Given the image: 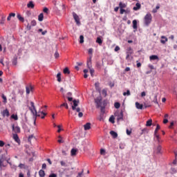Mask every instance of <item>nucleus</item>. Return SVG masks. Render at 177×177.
Here are the masks:
<instances>
[{
    "label": "nucleus",
    "mask_w": 177,
    "mask_h": 177,
    "mask_svg": "<svg viewBox=\"0 0 177 177\" xmlns=\"http://www.w3.org/2000/svg\"><path fill=\"white\" fill-rule=\"evenodd\" d=\"M30 106L31 107H29V110H30L33 115H35V117H41V115H42L41 112H37V109H35V105L34 104V102H30Z\"/></svg>",
    "instance_id": "1"
},
{
    "label": "nucleus",
    "mask_w": 177,
    "mask_h": 177,
    "mask_svg": "<svg viewBox=\"0 0 177 177\" xmlns=\"http://www.w3.org/2000/svg\"><path fill=\"white\" fill-rule=\"evenodd\" d=\"M151 14H150V12H148L144 17V24H145V26H149V24L151 23Z\"/></svg>",
    "instance_id": "2"
},
{
    "label": "nucleus",
    "mask_w": 177,
    "mask_h": 177,
    "mask_svg": "<svg viewBox=\"0 0 177 177\" xmlns=\"http://www.w3.org/2000/svg\"><path fill=\"white\" fill-rule=\"evenodd\" d=\"M73 16L75 23L77 24V26H80V24H81V21H80V17H78V15H77L75 12H73Z\"/></svg>",
    "instance_id": "3"
},
{
    "label": "nucleus",
    "mask_w": 177,
    "mask_h": 177,
    "mask_svg": "<svg viewBox=\"0 0 177 177\" xmlns=\"http://www.w3.org/2000/svg\"><path fill=\"white\" fill-rule=\"evenodd\" d=\"M26 94L30 95V93L34 91V86H32L31 84L28 85L26 86Z\"/></svg>",
    "instance_id": "4"
},
{
    "label": "nucleus",
    "mask_w": 177,
    "mask_h": 177,
    "mask_svg": "<svg viewBox=\"0 0 177 177\" xmlns=\"http://www.w3.org/2000/svg\"><path fill=\"white\" fill-rule=\"evenodd\" d=\"M115 115L116 117H118L117 118L118 121H120V120H122V118H124V113H122V111H121L120 113L116 112L115 113Z\"/></svg>",
    "instance_id": "5"
},
{
    "label": "nucleus",
    "mask_w": 177,
    "mask_h": 177,
    "mask_svg": "<svg viewBox=\"0 0 177 177\" xmlns=\"http://www.w3.org/2000/svg\"><path fill=\"white\" fill-rule=\"evenodd\" d=\"M12 128L13 132H15V133H20V128L19 127V126L15 127V124H12Z\"/></svg>",
    "instance_id": "6"
},
{
    "label": "nucleus",
    "mask_w": 177,
    "mask_h": 177,
    "mask_svg": "<svg viewBox=\"0 0 177 177\" xmlns=\"http://www.w3.org/2000/svg\"><path fill=\"white\" fill-rule=\"evenodd\" d=\"M73 102V105L72 106V110L74 111V110H75V108H77V106L80 104V100H74Z\"/></svg>",
    "instance_id": "7"
},
{
    "label": "nucleus",
    "mask_w": 177,
    "mask_h": 177,
    "mask_svg": "<svg viewBox=\"0 0 177 177\" xmlns=\"http://www.w3.org/2000/svg\"><path fill=\"white\" fill-rule=\"evenodd\" d=\"M1 114L3 117H9V115H10V113H9V110H8V109H6L5 110H3Z\"/></svg>",
    "instance_id": "8"
},
{
    "label": "nucleus",
    "mask_w": 177,
    "mask_h": 177,
    "mask_svg": "<svg viewBox=\"0 0 177 177\" xmlns=\"http://www.w3.org/2000/svg\"><path fill=\"white\" fill-rule=\"evenodd\" d=\"M12 138L17 143H19V145H20V138H19V136L17 133H14L12 135Z\"/></svg>",
    "instance_id": "9"
},
{
    "label": "nucleus",
    "mask_w": 177,
    "mask_h": 177,
    "mask_svg": "<svg viewBox=\"0 0 177 177\" xmlns=\"http://www.w3.org/2000/svg\"><path fill=\"white\" fill-rule=\"evenodd\" d=\"M95 87L96 91H97V92H99V93H100V92L102 91V89L100 88V83L95 82Z\"/></svg>",
    "instance_id": "10"
},
{
    "label": "nucleus",
    "mask_w": 177,
    "mask_h": 177,
    "mask_svg": "<svg viewBox=\"0 0 177 177\" xmlns=\"http://www.w3.org/2000/svg\"><path fill=\"white\" fill-rule=\"evenodd\" d=\"M110 135L113 138V139H117V138H118V134L114 131H111Z\"/></svg>",
    "instance_id": "11"
},
{
    "label": "nucleus",
    "mask_w": 177,
    "mask_h": 177,
    "mask_svg": "<svg viewBox=\"0 0 177 177\" xmlns=\"http://www.w3.org/2000/svg\"><path fill=\"white\" fill-rule=\"evenodd\" d=\"M87 67L88 68H91V67H92V57H90L87 60Z\"/></svg>",
    "instance_id": "12"
},
{
    "label": "nucleus",
    "mask_w": 177,
    "mask_h": 177,
    "mask_svg": "<svg viewBox=\"0 0 177 177\" xmlns=\"http://www.w3.org/2000/svg\"><path fill=\"white\" fill-rule=\"evenodd\" d=\"M161 44H165V42H168V38L165 36H162L160 39Z\"/></svg>",
    "instance_id": "13"
},
{
    "label": "nucleus",
    "mask_w": 177,
    "mask_h": 177,
    "mask_svg": "<svg viewBox=\"0 0 177 177\" xmlns=\"http://www.w3.org/2000/svg\"><path fill=\"white\" fill-rule=\"evenodd\" d=\"M84 131H89L91 129V123L88 122L84 126Z\"/></svg>",
    "instance_id": "14"
},
{
    "label": "nucleus",
    "mask_w": 177,
    "mask_h": 177,
    "mask_svg": "<svg viewBox=\"0 0 177 177\" xmlns=\"http://www.w3.org/2000/svg\"><path fill=\"white\" fill-rule=\"evenodd\" d=\"M5 21H6V15H1L0 24H5Z\"/></svg>",
    "instance_id": "15"
},
{
    "label": "nucleus",
    "mask_w": 177,
    "mask_h": 177,
    "mask_svg": "<svg viewBox=\"0 0 177 177\" xmlns=\"http://www.w3.org/2000/svg\"><path fill=\"white\" fill-rule=\"evenodd\" d=\"M141 7L142 6L140 5V3H136V6L133 8V10H139V9H140Z\"/></svg>",
    "instance_id": "16"
},
{
    "label": "nucleus",
    "mask_w": 177,
    "mask_h": 177,
    "mask_svg": "<svg viewBox=\"0 0 177 177\" xmlns=\"http://www.w3.org/2000/svg\"><path fill=\"white\" fill-rule=\"evenodd\" d=\"M136 107L138 110H142L143 109V104H140L139 102H136Z\"/></svg>",
    "instance_id": "17"
},
{
    "label": "nucleus",
    "mask_w": 177,
    "mask_h": 177,
    "mask_svg": "<svg viewBox=\"0 0 177 177\" xmlns=\"http://www.w3.org/2000/svg\"><path fill=\"white\" fill-rule=\"evenodd\" d=\"M133 28L134 30H137L138 29V21H136V19H134L133 21Z\"/></svg>",
    "instance_id": "18"
},
{
    "label": "nucleus",
    "mask_w": 177,
    "mask_h": 177,
    "mask_svg": "<svg viewBox=\"0 0 177 177\" xmlns=\"http://www.w3.org/2000/svg\"><path fill=\"white\" fill-rule=\"evenodd\" d=\"M160 145L158 146L156 148V154H162V151H161Z\"/></svg>",
    "instance_id": "19"
},
{
    "label": "nucleus",
    "mask_w": 177,
    "mask_h": 177,
    "mask_svg": "<svg viewBox=\"0 0 177 177\" xmlns=\"http://www.w3.org/2000/svg\"><path fill=\"white\" fill-rule=\"evenodd\" d=\"M27 6L30 9H34L35 5L32 1H29V3L27 4Z\"/></svg>",
    "instance_id": "20"
},
{
    "label": "nucleus",
    "mask_w": 177,
    "mask_h": 177,
    "mask_svg": "<svg viewBox=\"0 0 177 177\" xmlns=\"http://www.w3.org/2000/svg\"><path fill=\"white\" fill-rule=\"evenodd\" d=\"M17 17L19 20V21L24 23V18L23 17H21V15L17 14Z\"/></svg>",
    "instance_id": "21"
},
{
    "label": "nucleus",
    "mask_w": 177,
    "mask_h": 177,
    "mask_svg": "<svg viewBox=\"0 0 177 177\" xmlns=\"http://www.w3.org/2000/svg\"><path fill=\"white\" fill-rule=\"evenodd\" d=\"M96 42L101 46L102 44H103V40L100 37H97Z\"/></svg>",
    "instance_id": "22"
},
{
    "label": "nucleus",
    "mask_w": 177,
    "mask_h": 177,
    "mask_svg": "<svg viewBox=\"0 0 177 177\" xmlns=\"http://www.w3.org/2000/svg\"><path fill=\"white\" fill-rule=\"evenodd\" d=\"M119 8L120 9H124V8H127V4L123 3L122 2L119 3Z\"/></svg>",
    "instance_id": "23"
},
{
    "label": "nucleus",
    "mask_w": 177,
    "mask_h": 177,
    "mask_svg": "<svg viewBox=\"0 0 177 177\" xmlns=\"http://www.w3.org/2000/svg\"><path fill=\"white\" fill-rule=\"evenodd\" d=\"M39 175L40 177H45V171L41 169L39 171Z\"/></svg>",
    "instance_id": "24"
},
{
    "label": "nucleus",
    "mask_w": 177,
    "mask_h": 177,
    "mask_svg": "<svg viewBox=\"0 0 177 177\" xmlns=\"http://www.w3.org/2000/svg\"><path fill=\"white\" fill-rule=\"evenodd\" d=\"M38 20L39 21H43L44 20V13H41L38 16Z\"/></svg>",
    "instance_id": "25"
},
{
    "label": "nucleus",
    "mask_w": 177,
    "mask_h": 177,
    "mask_svg": "<svg viewBox=\"0 0 177 177\" xmlns=\"http://www.w3.org/2000/svg\"><path fill=\"white\" fill-rule=\"evenodd\" d=\"M57 78L58 82H62V73H58L57 75Z\"/></svg>",
    "instance_id": "26"
},
{
    "label": "nucleus",
    "mask_w": 177,
    "mask_h": 177,
    "mask_svg": "<svg viewBox=\"0 0 177 177\" xmlns=\"http://www.w3.org/2000/svg\"><path fill=\"white\" fill-rule=\"evenodd\" d=\"M71 156H75L77 154V149H72L71 151Z\"/></svg>",
    "instance_id": "27"
},
{
    "label": "nucleus",
    "mask_w": 177,
    "mask_h": 177,
    "mask_svg": "<svg viewBox=\"0 0 177 177\" xmlns=\"http://www.w3.org/2000/svg\"><path fill=\"white\" fill-rule=\"evenodd\" d=\"M153 121L151 120H149L147 121L146 126L147 127H151Z\"/></svg>",
    "instance_id": "28"
},
{
    "label": "nucleus",
    "mask_w": 177,
    "mask_h": 177,
    "mask_svg": "<svg viewBox=\"0 0 177 177\" xmlns=\"http://www.w3.org/2000/svg\"><path fill=\"white\" fill-rule=\"evenodd\" d=\"M114 120H115L114 116L111 115L109 118V122H111L112 124H114V122H115V121Z\"/></svg>",
    "instance_id": "29"
},
{
    "label": "nucleus",
    "mask_w": 177,
    "mask_h": 177,
    "mask_svg": "<svg viewBox=\"0 0 177 177\" xmlns=\"http://www.w3.org/2000/svg\"><path fill=\"white\" fill-rule=\"evenodd\" d=\"M59 140H57L58 143H64V140H63V138H62V136H58Z\"/></svg>",
    "instance_id": "30"
},
{
    "label": "nucleus",
    "mask_w": 177,
    "mask_h": 177,
    "mask_svg": "<svg viewBox=\"0 0 177 177\" xmlns=\"http://www.w3.org/2000/svg\"><path fill=\"white\" fill-rule=\"evenodd\" d=\"M11 118H12L15 121H17V120H19V117L17 116V115H15V114H12L11 115Z\"/></svg>",
    "instance_id": "31"
},
{
    "label": "nucleus",
    "mask_w": 177,
    "mask_h": 177,
    "mask_svg": "<svg viewBox=\"0 0 177 177\" xmlns=\"http://www.w3.org/2000/svg\"><path fill=\"white\" fill-rule=\"evenodd\" d=\"M1 97L3 99V103H8V99L6 98V96H5V95L3 94Z\"/></svg>",
    "instance_id": "32"
},
{
    "label": "nucleus",
    "mask_w": 177,
    "mask_h": 177,
    "mask_svg": "<svg viewBox=\"0 0 177 177\" xmlns=\"http://www.w3.org/2000/svg\"><path fill=\"white\" fill-rule=\"evenodd\" d=\"M114 106L115 109H120V107H121V104H120V102H115Z\"/></svg>",
    "instance_id": "33"
},
{
    "label": "nucleus",
    "mask_w": 177,
    "mask_h": 177,
    "mask_svg": "<svg viewBox=\"0 0 177 177\" xmlns=\"http://www.w3.org/2000/svg\"><path fill=\"white\" fill-rule=\"evenodd\" d=\"M60 107H66V109H68V104H67V102H65L64 104H62L60 105Z\"/></svg>",
    "instance_id": "34"
},
{
    "label": "nucleus",
    "mask_w": 177,
    "mask_h": 177,
    "mask_svg": "<svg viewBox=\"0 0 177 177\" xmlns=\"http://www.w3.org/2000/svg\"><path fill=\"white\" fill-rule=\"evenodd\" d=\"M89 70H90V74H91V77H93V74L95 73V69L90 67Z\"/></svg>",
    "instance_id": "35"
},
{
    "label": "nucleus",
    "mask_w": 177,
    "mask_h": 177,
    "mask_svg": "<svg viewBox=\"0 0 177 177\" xmlns=\"http://www.w3.org/2000/svg\"><path fill=\"white\" fill-rule=\"evenodd\" d=\"M102 95L106 97L107 96V91L106 89H103L102 91Z\"/></svg>",
    "instance_id": "36"
},
{
    "label": "nucleus",
    "mask_w": 177,
    "mask_h": 177,
    "mask_svg": "<svg viewBox=\"0 0 177 177\" xmlns=\"http://www.w3.org/2000/svg\"><path fill=\"white\" fill-rule=\"evenodd\" d=\"M64 74H70V70H68V68H65L64 69Z\"/></svg>",
    "instance_id": "37"
},
{
    "label": "nucleus",
    "mask_w": 177,
    "mask_h": 177,
    "mask_svg": "<svg viewBox=\"0 0 177 177\" xmlns=\"http://www.w3.org/2000/svg\"><path fill=\"white\" fill-rule=\"evenodd\" d=\"M129 96L131 95V91L129 90H127V92L123 93V96Z\"/></svg>",
    "instance_id": "38"
},
{
    "label": "nucleus",
    "mask_w": 177,
    "mask_h": 177,
    "mask_svg": "<svg viewBox=\"0 0 177 177\" xmlns=\"http://www.w3.org/2000/svg\"><path fill=\"white\" fill-rule=\"evenodd\" d=\"M60 164L62 167H67V163L63 160L60 161Z\"/></svg>",
    "instance_id": "39"
},
{
    "label": "nucleus",
    "mask_w": 177,
    "mask_h": 177,
    "mask_svg": "<svg viewBox=\"0 0 177 177\" xmlns=\"http://www.w3.org/2000/svg\"><path fill=\"white\" fill-rule=\"evenodd\" d=\"M30 26H32V27L37 26V21L35 20L31 21Z\"/></svg>",
    "instance_id": "40"
},
{
    "label": "nucleus",
    "mask_w": 177,
    "mask_h": 177,
    "mask_svg": "<svg viewBox=\"0 0 177 177\" xmlns=\"http://www.w3.org/2000/svg\"><path fill=\"white\" fill-rule=\"evenodd\" d=\"M80 44H84V36L83 35H80Z\"/></svg>",
    "instance_id": "41"
},
{
    "label": "nucleus",
    "mask_w": 177,
    "mask_h": 177,
    "mask_svg": "<svg viewBox=\"0 0 177 177\" xmlns=\"http://www.w3.org/2000/svg\"><path fill=\"white\" fill-rule=\"evenodd\" d=\"M95 103L97 104V107L99 108L100 107V100H95Z\"/></svg>",
    "instance_id": "42"
},
{
    "label": "nucleus",
    "mask_w": 177,
    "mask_h": 177,
    "mask_svg": "<svg viewBox=\"0 0 177 177\" xmlns=\"http://www.w3.org/2000/svg\"><path fill=\"white\" fill-rule=\"evenodd\" d=\"M3 161H5V160H3V158H1L0 159V167L3 165Z\"/></svg>",
    "instance_id": "43"
},
{
    "label": "nucleus",
    "mask_w": 177,
    "mask_h": 177,
    "mask_svg": "<svg viewBox=\"0 0 177 177\" xmlns=\"http://www.w3.org/2000/svg\"><path fill=\"white\" fill-rule=\"evenodd\" d=\"M41 114L43 115L41 118L42 120H44V118H45V115H46V113H44V111H41Z\"/></svg>",
    "instance_id": "44"
},
{
    "label": "nucleus",
    "mask_w": 177,
    "mask_h": 177,
    "mask_svg": "<svg viewBox=\"0 0 177 177\" xmlns=\"http://www.w3.org/2000/svg\"><path fill=\"white\" fill-rule=\"evenodd\" d=\"M5 146V142L2 140H0V147H3Z\"/></svg>",
    "instance_id": "45"
},
{
    "label": "nucleus",
    "mask_w": 177,
    "mask_h": 177,
    "mask_svg": "<svg viewBox=\"0 0 177 177\" xmlns=\"http://www.w3.org/2000/svg\"><path fill=\"white\" fill-rule=\"evenodd\" d=\"M43 12H44V13H48V12H49V9H48V8H44L43 9Z\"/></svg>",
    "instance_id": "46"
},
{
    "label": "nucleus",
    "mask_w": 177,
    "mask_h": 177,
    "mask_svg": "<svg viewBox=\"0 0 177 177\" xmlns=\"http://www.w3.org/2000/svg\"><path fill=\"white\" fill-rule=\"evenodd\" d=\"M127 10H124V8H120V15H124Z\"/></svg>",
    "instance_id": "47"
},
{
    "label": "nucleus",
    "mask_w": 177,
    "mask_h": 177,
    "mask_svg": "<svg viewBox=\"0 0 177 177\" xmlns=\"http://www.w3.org/2000/svg\"><path fill=\"white\" fill-rule=\"evenodd\" d=\"M57 128H58V130H57V132L58 133H60V132H62V125H58V126H57Z\"/></svg>",
    "instance_id": "48"
},
{
    "label": "nucleus",
    "mask_w": 177,
    "mask_h": 177,
    "mask_svg": "<svg viewBox=\"0 0 177 177\" xmlns=\"http://www.w3.org/2000/svg\"><path fill=\"white\" fill-rule=\"evenodd\" d=\"M150 60H156V55H151L149 57Z\"/></svg>",
    "instance_id": "49"
},
{
    "label": "nucleus",
    "mask_w": 177,
    "mask_h": 177,
    "mask_svg": "<svg viewBox=\"0 0 177 177\" xmlns=\"http://www.w3.org/2000/svg\"><path fill=\"white\" fill-rule=\"evenodd\" d=\"M34 138V135H30L28 137V142H31V139H33Z\"/></svg>",
    "instance_id": "50"
},
{
    "label": "nucleus",
    "mask_w": 177,
    "mask_h": 177,
    "mask_svg": "<svg viewBox=\"0 0 177 177\" xmlns=\"http://www.w3.org/2000/svg\"><path fill=\"white\" fill-rule=\"evenodd\" d=\"M156 139H157L158 143H160V142H161V139H160V136L156 135Z\"/></svg>",
    "instance_id": "51"
},
{
    "label": "nucleus",
    "mask_w": 177,
    "mask_h": 177,
    "mask_svg": "<svg viewBox=\"0 0 177 177\" xmlns=\"http://www.w3.org/2000/svg\"><path fill=\"white\" fill-rule=\"evenodd\" d=\"M88 53H89V55H92V53H93V48H89Z\"/></svg>",
    "instance_id": "52"
},
{
    "label": "nucleus",
    "mask_w": 177,
    "mask_h": 177,
    "mask_svg": "<svg viewBox=\"0 0 177 177\" xmlns=\"http://www.w3.org/2000/svg\"><path fill=\"white\" fill-rule=\"evenodd\" d=\"M48 177H57V174H51L49 175Z\"/></svg>",
    "instance_id": "53"
},
{
    "label": "nucleus",
    "mask_w": 177,
    "mask_h": 177,
    "mask_svg": "<svg viewBox=\"0 0 177 177\" xmlns=\"http://www.w3.org/2000/svg\"><path fill=\"white\" fill-rule=\"evenodd\" d=\"M106 153V150L101 149H100V154H104Z\"/></svg>",
    "instance_id": "54"
},
{
    "label": "nucleus",
    "mask_w": 177,
    "mask_h": 177,
    "mask_svg": "<svg viewBox=\"0 0 177 177\" xmlns=\"http://www.w3.org/2000/svg\"><path fill=\"white\" fill-rule=\"evenodd\" d=\"M83 115H84V113H82V112H79V113H78V117H79L80 118H81L82 117H83Z\"/></svg>",
    "instance_id": "55"
},
{
    "label": "nucleus",
    "mask_w": 177,
    "mask_h": 177,
    "mask_svg": "<svg viewBox=\"0 0 177 177\" xmlns=\"http://www.w3.org/2000/svg\"><path fill=\"white\" fill-rule=\"evenodd\" d=\"M9 15H10V17H15L16 16V14L14 13V12H11V13L9 14Z\"/></svg>",
    "instance_id": "56"
},
{
    "label": "nucleus",
    "mask_w": 177,
    "mask_h": 177,
    "mask_svg": "<svg viewBox=\"0 0 177 177\" xmlns=\"http://www.w3.org/2000/svg\"><path fill=\"white\" fill-rule=\"evenodd\" d=\"M96 66H97V68H99V69L102 68V65L100 63H97Z\"/></svg>",
    "instance_id": "57"
},
{
    "label": "nucleus",
    "mask_w": 177,
    "mask_h": 177,
    "mask_svg": "<svg viewBox=\"0 0 177 177\" xmlns=\"http://www.w3.org/2000/svg\"><path fill=\"white\" fill-rule=\"evenodd\" d=\"M137 67L139 68V67H142V64L137 61Z\"/></svg>",
    "instance_id": "58"
},
{
    "label": "nucleus",
    "mask_w": 177,
    "mask_h": 177,
    "mask_svg": "<svg viewBox=\"0 0 177 177\" xmlns=\"http://www.w3.org/2000/svg\"><path fill=\"white\" fill-rule=\"evenodd\" d=\"M142 131V132L141 135H143V133H147V129H144Z\"/></svg>",
    "instance_id": "59"
},
{
    "label": "nucleus",
    "mask_w": 177,
    "mask_h": 177,
    "mask_svg": "<svg viewBox=\"0 0 177 177\" xmlns=\"http://www.w3.org/2000/svg\"><path fill=\"white\" fill-rule=\"evenodd\" d=\"M55 59H57V57H59V53L57 51L55 53Z\"/></svg>",
    "instance_id": "60"
},
{
    "label": "nucleus",
    "mask_w": 177,
    "mask_h": 177,
    "mask_svg": "<svg viewBox=\"0 0 177 177\" xmlns=\"http://www.w3.org/2000/svg\"><path fill=\"white\" fill-rule=\"evenodd\" d=\"M118 50H120V46H117L115 48V52H118Z\"/></svg>",
    "instance_id": "61"
},
{
    "label": "nucleus",
    "mask_w": 177,
    "mask_h": 177,
    "mask_svg": "<svg viewBox=\"0 0 177 177\" xmlns=\"http://www.w3.org/2000/svg\"><path fill=\"white\" fill-rule=\"evenodd\" d=\"M149 68L151 69V70H154V66L151 64H149Z\"/></svg>",
    "instance_id": "62"
},
{
    "label": "nucleus",
    "mask_w": 177,
    "mask_h": 177,
    "mask_svg": "<svg viewBox=\"0 0 177 177\" xmlns=\"http://www.w3.org/2000/svg\"><path fill=\"white\" fill-rule=\"evenodd\" d=\"M42 169H46V163H44V164L42 165Z\"/></svg>",
    "instance_id": "63"
},
{
    "label": "nucleus",
    "mask_w": 177,
    "mask_h": 177,
    "mask_svg": "<svg viewBox=\"0 0 177 177\" xmlns=\"http://www.w3.org/2000/svg\"><path fill=\"white\" fill-rule=\"evenodd\" d=\"M127 135H131V133H132V131H129V129H127Z\"/></svg>",
    "instance_id": "64"
}]
</instances>
